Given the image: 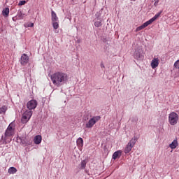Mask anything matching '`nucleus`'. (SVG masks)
Masks as SVG:
<instances>
[{
    "instance_id": "nucleus-1",
    "label": "nucleus",
    "mask_w": 179,
    "mask_h": 179,
    "mask_svg": "<svg viewBox=\"0 0 179 179\" xmlns=\"http://www.w3.org/2000/svg\"><path fill=\"white\" fill-rule=\"evenodd\" d=\"M50 79L55 86L61 87L68 82V74L63 71H56L50 76Z\"/></svg>"
},
{
    "instance_id": "nucleus-2",
    "label": "nucleus",
    "mask_w": 179,
    "mask_h": 179,
    "mask_svg": "<svg viewBox=\"0 0 179 179\" xmlns=\"http://www.w3.org/2000/svg\"><path fill=\"white\" fill-rule=\"evenodd\" d=\"M160 15H162V11L157 13L152 18L150 19L148 21L143 23L141 26H139L136 29V31H141V30H143V29L148 27L149 24H152V22H155V20H157L159 17Z\"/></svg>"
},
{
    "instance_id": "nucleus-3",
    "label": "nucleus",
    "mask_w": 179,
    "mask_h": 179,
    "mask_svg": "<svg viewBox=\"0 0 179 179\" xmlns=\"http://www.w3.org/2000/svg\"><path fill=\"white\" fill-rule=\"evenodd\" d=\"M168 121L172 127L174 125H177L179 121V116L178 114L176 112H171L168 117Z\"/></svg>"
},
{
    "instance_id": "nucleus-4",
    "label": "nucleus",
    "mask_w": 179,
    "mask_h": 179,
    "mask_svg": "<svg viewBox=\"0 0 179 179\" xmlns=\"http://www.w3.org/2000/svg\"><path fill=\"white\" fill-rule=\"evenodd\" d=\"M136 141H138V138H136V136L133 137L130 141L127 143L126 148H124V153L127 155L132 150V148L135 146V144L136 143Z\"/></svg>"
},
{
    "instance_id": "nucleus-5",
    "label": "nucleus",
    "mask_w": 179,
    "mask_h": 179,
    "mask_svg": "<svg viewBox=\"0 0 179 179\" xmlns=\"http://www.w3.org/2000/svg\"><path fill=\"white\" fill-rule=\"evenodd\" d=\"M13 135H15V124L11 122L6 130L5 136L6 138H10Z\"/></svg>"
},
{
    "instance_id": "nucleus-6",
    "label": "nucleus",
    "mask_w": 179,
    "mask_h": 179,
    "mask_svg": "<svg viewBox=\"0 0 179 179\" xmlns=\"http://www.w3.org/2000/svg\"><path fill=\"white\" fill-rule=\"evenodd\" d=\"M31 115H33V111L31 110H27L25 111L22 116L21 118V122L22 124H27V122H29L30 120V118H31Z\"/></svg>"
},
{
    "instance_id": "nucleus-7",
    "label": "nucleus",
    "mask_w": 179,
    "mask_h": 179,
    "mask_svg": "<svg viewBox=\"0 0 179 179\" xmlns=\"http://www.w3.org/2000/svg\"><path fill=\"white\" fill-rule=\"evenodd\" d=\"M100 118H101L100 116H95L90 119L88 122L85 124L86 128H93L96 122L100 121Z\"/></svg>"
},
{
    "instance_id": "nucleus-8",
    "label": "nucleus",
    "mask_w": 179,
    "mask_h": 179,
    "mask_svg": "<svg viewBox=\"0 0 179 179\" xmlns=\"http://www.w3.org/2000/svg\"><path fill=\"white\" fill-rule=\"evenodd\" d=\"M26 16H27V14L24 13L23 10H20L18 11L17 15L13 17V20L14 22H16L17 20H22V19H24Z\"/></svg>"
},
{
    "instance_id": "nucleus-9",
    "label": "nucleus",
    "mask_w": 179,
    "mask_h": 179,
    "mask_svg": "<svg viewBox=\"0 0 179 179\" xmlns=\"http://www.w3.org/2000/svg\"><path fill=\"white\" fill-rule=\"evenodd\" d=\"M37 101L36 99H32L27 102V107L29 110H34L37 107Z\"/></svg>"
},
{
    "instance_id": "nucleus-10",
    "label": "nucleus",
    "mask_w": 179,
    "mask_h": 179,
    "mask_svg": "<svg viewBox=\"0 0 179 179\" xmlns=\"http://www.w3.org/2000/svg\"><path fill=\"white\" fill-rule=\"evenodd\" d=\"M159 62L160 60L158 57H155L154 59H152L150 63V66L152 69H156V68L159 66Z\"/></svg>"
},
{
    "instance_id": "nucleus-11",
    "label": "nucleus",
    "mask_w": 179,
    "mask_h": 179,
    "mask_svg": "<svg viewBox=\"0 0 179 179\" xmlns=\"http://www.w3.org/2000/svg\"><path fill=\"white\" fill-rule=\"evenodd\" d=\"M29 62V56L26 54H23L21 56L20 59V64L21 65H27V64Z\"/></svg>"
},
{
    "instance_id": "nucleus-12",
    "label": "nucleus",
    "mask_w": 179,
    "mask_h": 179,
    "mask_svg": "<svg viewBox=\"0 0 179 179\" xmlns=\"http://www.w3.org/2000/svg\"><path fill=\"white\" fill-rule=\"evenodd\" d=\"M42 138L41 135H38L34 137V142L36 145H40L41 143Z\"/></svg>"
},
{
    "instance_id": "nucleus-13",
    "label": "nucleus",
    "mask_w": 179,
    "mask_h": 179,
    "mask_svg": "<svg viewBox=\"0 0 179 179\" xmlns=\"http://www.w3.org/2000/svg\"><path fill=\"white\" fill-rule=\"evenodd\" d=\"M121 150H117L116 152H115L113 155V160H116V159H120V157H121Z\"/></svg>"
},
{
    "instance_id": "nucleus-14",
    "label": "nucleus",
    "mask_w": 179,
    "mask_h": 179,
    "mask_svg": "<svg viewBox=\"0 0 179 179\" xmlns=\"http://www.w3.org/2000/svg\"><path fill=\"white\" fill-rule=\"evenodd\" d=\"M77 146L79 149H82V148H83V138L80 137L77 139Z\"/></svg>"
},
{
    "instance_id": "nucleus-15",
    "label": "nucleus",
    "mask_w": 179,
    "mask_h": 179,
    "mask_svg": "<svg viewBox=\"0 0 179 179\" xmlns=\"http://www.w3.org/2000/svg\"><path fill=\"white\" fill-rule=\"evenodd\" d=\"M177 146H178V141L177 139L173 140V142L169 144V148H171V149H176Z\"/></svg>"
},
{
    "instance_id": "nucleus-16",
    "label": "nucleus",
    "mask_w": 179,
    "mask_h": 179,
    "mask_svg": "<svg viewBox=\"0 0 179 179\" xmlns=\"http://www.w3.org/2000/svg\"><path fill=\"white\" fill-rule=\"evenodd\" d=\"M51 16H52V22H59L58 20V17L57 16V13H55V12H54V10L51 11Z\"/></svg>"
},
{
    "instance_id": "nucleus-17",
    "label": "nucleus",
    "mask_w": 179,
    "mask_h": 179,
    "mask_svg": "<svg viewBox=\"0 0 179 179\" xmlns=\"http://www.w3.org/2000/svg\"><path fill=\"white\" fill-rule=\"evenodd\" d=\"M2 15L5 17H8V16H9V8L6 7L3 8L2 10Z\"/></svg>"
},
{
    "instance_id": "nucleus-18",
    "label": "nucleus",
    "mask_w": 179,
    "mask_h": 179,
    "mask_svg": "<svg viewBox=\"0 0 179 179\" xmlns=\"http://www.w3.org/2000/svg\"><path fill=\"white\" fill-rule=\"evenodd\" d=\"M17 172V169H16L15 167H10L8 171V174H15Z\"/></svg>"
},
{
    "instance_id": "nucleus-19",
    "label": "nucleus",
    "mask_w": 179,
    "mask_h": 179,
    "mask_svg": "<svg viewBox=\"0 0 179 179\" xmlns=\"http://www.w3.org/2000/svg\"><path fill=\"white\" fill-rule=\"evenodd\" d=\"M52 26L55 30H57L59 27V21H55L52 22Z\"/></svg>"
},
{
    "instance_id": "nucleus-20",
    "label": "nucleus",
    "mask_w": 179,
    "mask_h": 179,
    "mask_svg": "<svg viewBox=\"0 0 179 179\" xmlns=\"http://www.w3.org/2000/svg\"><path fill=\"white\" fill-rule=\"evenodd\" d=\"M134 58H136V59H141L142 58V55H141V52L136 51Z\"/></svg>"
},
{
    "instance_id": "nucleus-21",
    "label": "nucleus",
    "mask_w": 179,
    "mask_h": 179,
    "mask_svg": "<svg viewBox=\"0 0 179 179\" xmlns=\"http://www.w3.org/2000/svg\"><path fill=\"white\" fill-rule=\"evenodd\" d=\"M6 110H8V108L6 106H1L0 108V114H5V113H6Z\"/></svg>"
},
{
    "instance_id": "nucleus-22",
    "label": "nucleus",
    "mask_w": 179,
    "mask_h": 179,
    "mask_svg": "<svg viewBox=\"0 0 179 179\" xmlns=\"http://www.w3.org/2000/svg\"><path fill=\"white\" fill-rule=\"evenodd\" d=\"M86 164H87L86 160H83L81 162V169H83V170H85V169L86 168Z\"/></svg>"
},
{
    "instance_id": "nucleus-23",
    "label": "nucleus",
    "mask_w": 179,
    "mask_h": 179,
    "mask_svg": "<svg viewBox=\"0 0 179 179\" xmlns=\"http://www.w3.org/2000/svg\"><path fill=\"white\" fill-rule=\"evenodd\" d=\"M95 27H100L101 26V21H96L94 22Z\"/></svg>"
},
{
    "instance_id": "nucleus-24",
    "label": "nucleus",
    "mask_w": 179,
    "mask_h": 179,
    "mask_svg": "<svg viewBox=\"0 0 179 179\" xmlns=\"http://www.w3.org/2000/svg\"><path fill=\"white\" fill-rule=\"evenodd\" d=\"M27 1L24 0L22 1H20V2L18 3V6H23V5H26Z\"/></svg>"
},
{
    "instance_id": "nucleus-25",
    "label": "nucleus",
    "mask_w": 179,
    "mask_h": 179,
    "mask_svg": "<svg viewBox=\"0 0 179 179\" xmlns=\"http://www.w3.org/2000/svg\"><path fill=\"white\" fill-rule=\"evenodd\" d=\"M174 66H175V68H176L177 69H179V59L177 60V61L175 62Z\"/></svg>"
},
{
    "instance_id": "nucleus-26",
    "label": "nucleus",
    "mask_w": 179,
    "mask_h": 179,
    "mask_svg": "<svg viewBox=\"0 0 179 179\" xmlns=\"http://www.w3.org/2000/svg\"><path fill=\"white\" fill-rule=\"evenodd\" d=\"M154 6H159V2H160V0H154Z\"/></svg>"
},
{
    "instance_id": "nucleus-27",
    "label": "nucleus",
    "mask_w": 179,
    "mask_h": 179,
    "mask_svg": "<svg viewBox=\"0 0 179 179\" xmlns=\"http://www.w3.org/2000/svg\"><path fill=\"white\" fill-rule=\"evenodd\" d=\"M34 27V24H33V23H31L29 26V27Z\"/></svg>"
},
{
    "instance_id": "nucleus-28",
    "label": "nucleus",
    "mask_w": 179,
    "mask_h": 179,
    "mask_svg": "<svg viewBox=\"0 0 179 179\" xmlns=\"http://www.w3.org/2000/svg\"><path fill=\"white\" fill-rule=\"evenodd\" d=\"M101 68H105L104 64H103V63L101 64Z\"/></svg>"
},
{
    "instance_id": "nucleus-29",
    "label": "nucleus",
    "mask_w": 179,
    "mask_h": 179,
    "mask_svg": "<svg viewBox=\"0 0 179 179\" xmlns=\"http://www.w3.org/2000/svg\"><path fill=\"white\" fill-rule=\"evenodd\" d=\"M96 17H99V15L96 14Z\"/></svg>"
},
{
    "instance_id": "nucleus-30",
    "label": "nucleus",
    "mask_w": 179,
    "mask_h": 179,
    "mask_svg": "<svg viewBox=\"0 0 179 179\" xmlns=\"http://www.w3.org/2000/svg\"><path fill=\"white\" fill-rule=\"evenodd\" d=\"M131 1H136V0H131Z\"/></svg>"
}]
</instances>
